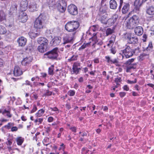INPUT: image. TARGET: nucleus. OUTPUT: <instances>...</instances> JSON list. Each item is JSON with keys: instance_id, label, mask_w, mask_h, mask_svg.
Here are the masks:
<instances>
[{"instance_id": "32", "label": "nucleus", "mask_w": 154, "mask_h": 154, "mask_svg": "<svg viewBox=\"0 0 154 154\" xmlns=\"http://www.w3.org/2000/svg\"><path fill=\"white\" fill-rule=\"evenodd\" d=\"M29 11L33 12L35 11H36L37 8L36 4L35 3L31 4L29 6Z\"/></svg>"}, {"instance_id": "45", "label": "nucleus", "mask_w": 154, "mask_h": 154, "mask_svg": "<svg viewBox=\"0 0 154 154\" xmlns=\"http://www.w3.org/2000/svg\"><path fill=\"white\" fill-rule=\"evenodd\" d=\"M29 35L31 38H35L36 37V35L35 33L33 32H29Z\"/></svg>"}, {"instance_id": "40", "label": "nucleus", "mask_w": 154, "mask_h": 154, "mask_svg": "<svg viewBox=\"0 0 154 154\" xmlns=\"http://www.w3.org/2000/svg\"><path fill=\"white\" fill-rule=\"evenodd\" d=\"M113 32V30L110 28L107 29L106 31V36H108L112 33Z\"/></svg>"}, {"instance_id": "22", "label": "nucleus", "mask_w": 154, "mask_h": 154, "mask_svg": "<svg viewBox=\"0 0 154 154\" xmlns=\"http://www.w3.org/2000/svg\"><path fill=\"white\" fill-rule=\"evenodd\" d=\"M110 8L111 9L115 10L116 9L117 4L115 0H110L109 2Z\"/></svg>"}, {"instance_id": "31", "label": "nucleus", "mask_w": 154, "mask_h": 154, "mask_svg": "<svg viewBox=\"0 0 154 154\" xmlns=\"http://www.w3.org/2000/svg\"><path fill=\"white\" fill-rule=\"evenodd\" d=\"M140 5H135L133 9V11L137 14H140Z\"/></svg>"}, {"instance_id": "28", "label": "nucleus", "mask_w": 154, "mask_h": 154, "mask_svg": "<svg viewBox=\"0 0 154 154\" xmlns=\"http://www.w3.org/2000/svg\"><path fill=\"white\" fill-rule=\"evenodd\" d=\"M47 46L41 45L38 47V50L41 53H44L46 51Z\"/></svg>"}, {"instance_id": "60", "label": "nucleus", "mask_w": 154, "mask_h": 154, "mask_svg": "<svg viewBox=\"0 0 154 154\" xmlns=\"http://www.w3.org/2000/svg\"><path fill=\"white\" fill-rule=\"evenodd\" d=\"M140 0H135L134 2V5H140L141 4L140 3Z\"/></svg>"}, {"instance_id": "6", "label": "nucleus", "mask_w": 154, "mask_h": 154, "mask_svg": "<svg viewBox=\"0 0 154 154\" xmlns=\"http://www.w3.org/2000/svg\"><path fill=\"white\" fill-rule=\"evenodd\" d=\"M44 20L41 15L37 18L34 23V27L37 29L42 28L44 25Z\"/></svg>"}, {"instance_id": "46", "label": "nucleus", "mask_w": 154, "mask_h": 154, "mask_svg": "<svg viewBox=\"0 0 154 154\" xmlns=\"http://www.w3.org/2000/svg\"><path fill=\"white\" fill-rule=\"evenodd\" d=\"M149 31L150 34L151 35H154V26L151 27Z\"/></svg>"}, {"instance_id": "37", "label": "nucleus", "mask_w": 154, "mask_h": 154, "mask_svg": "<svg viewBox=\"0 0 154 154\" xmlns=\"http://www.w3.org/2000/svg\"><path fill=\"white\" fill-rule=\"evenodd\" d=\"M6 32V29L5 27L0 26V34H4Z\"/></svg>"}, {"instance_id": "38", "label": "nucleus", "mask_w": 154, "mask_h": 154, "mask_svg": "<svg viewBox=\"0 0 154 154\" xmlns=\"http://www.w3.org/2000/svg\"><path fill=\"white\" fill-rule=\"evenodd\" d=\"M87 136V134L85 132H84L83 133H82L80 135L79 137H80V138L79 139V140L81 141H83L84 140H87L86 139H85L84 137H86Z\"/></svg>"}, {"instance_id": "56", "label": "nucleus", "mask_w": 154, "mask_h": 154, "mask_svg": "<svg viewBox=\"0 0 154 154\" xmlns=\"http://www.w3.org/2000/svg\"><path fill=\"white\" fill-rule=\"evenodd\" d=\"M49 138L48 137H45L43 141V143H48L49 142Z\"/></svg>"}, {"instance_id": "17", "label": "nucleus", "mask_w": 154, "mask_h": 154, "mask_svg": "<svg viewBox=\"0 0 154 154\" xmlns=\"http://www.w3.org/2000/svg\"><path fill=\"white\" fill-rule=\"evenodd\" d=\"M17 42L18 43L19 46H24L26 44L27 39L24 37L21 36L17 39Z\"/></svg>"}, {"instance_id": "13", "label": "nucleus", "mask_w": 154, "mask_h": 154, "mask_svg": "<svg viewBox=\"0 0 154 154\" xmlns=\"http://www.w3.org/2000/svg\"><path fill=\"white\" fill-rule=\"evenodd\" d=\"M61 38L55 37L50 42V44L53 46H55L59 45L61 42Z\"/></svg>"}, {"instance_id": "3", "label": "nucleus", "mask_w": 154, "mask_h": 154, "mask_svg": "<svg viewBox=\"0 0 154 154\" xmlns=\"http://www.w3.org/2000/svg\"><path fill=\"white\" fill-rule=\"evenodd\" d=\"M121 52L124 54L126 58H128L132 57L136 52H139V49L138 48L132 49L130 46L126 45L125 48L121 50Z\"/></svg>"}, {"instance_id": "59", "label": "nucleus", "mask_w": 154, "mask_h": 154, "mask_svg": "<svg viewBox=\"0 0 154 154\" xmlns=\"http://www.w3.org/2000/svg\"><path fill=\"white\" fill-rule=\"evenodd\" d=\"M87 88L89 90H91V89H92L93 88V87L91 86L90 85H88L86 86V89H87Z\"/></svg>"}, {"instance_id": "54", "label": "nucleus", "mask_w": 154, "mask_h": 154, "mask_svg": "<svg viewBox=\"0 0 154 154\" xmlns=\"http://www.w3.org/2000/svg\"><path fill=\"white\" fill-rule=\"evenodd\" d=\"M123 90L125 91H128L129 90V88L128 87L127 85H125L122 88Z\"/></svg>"}, {"instance_id": "11", "label": "nucleus", "mask_w": 154, "mask_h": 154, "mask_svg": "<svg viewBox=\"0 0 154 154\" xmlns=\"http://www.w3.org/2000/svg\"><path fill=\"white\" fill-rule=\"evenodd\" d=\"M74 36L72 35V36H70L68 35H66L63 38V44L70 43L72 44Z\"/></svg>"}, {"instance_id": "36", "label": "nucleus", "mask_w": 154, "mask_h": 154, "mask_svg": "<svg viewBox=\"0 0 154 154\" xmlns=\"http://www.w3.org/2000/svg\"><path fill=\"white\" fill-rule=\"evenodd\" d=\"M45 112V110L41 109L39 110L35 114V116L37 117L41 116Z\"/></svg>"}, {"instance_id": "14", "label": "nucleus", "mask_w": 154, "mask_h": 154, "mask_svg": "<svg viewBox=\"0 0 154 154\" xmlns=\"http://www.w3.org/2000/svg\"><path fill=\"white\" fill-rule=\"evenodd\" d=\"M38 42L41 45L47 46L48 41L47 39L45 37H41L39 38L37 40Z\"/></svg>"}, {"instance_id": "42", "label": "nucleus", "mask_w": 154, "mask_h": 154, "mask_svg": "<svg viewBox=\"0 0 154 154\" xmlns=\"http://www.w3.org/2000/svg\"><path fill=\"white\" fill-rule=\"evenodd\" d=\"M78 57V55H73L70 58L68 59V60L69 62L76 60Z\"/></svg>"}, {"instance_id": "57", "label": "nucleus", "mask_w": 154, "mask_h": 154, "mask_svg": "<svg viewBox=\"0 0 154 154\" xmlns=\"http://www.w3.org/2000/svg\"><path fill=\"white\" fill-rule=\"evenodd\" d=\"M143 38L142 39V40L144 42H145L147 38V35L146 34H144L143 35Z\"/></svg>"}, {"instance_id": "35", "label": "nucleus", "mask_w": 154, "mask_h": 154, "mask_svg": "<svg viewBox=\"0 0 154 154\" xmlns=\"http://www.w3.org/2000/svg\"><path fill=\"white\" fill-rule=\"evenodd\" d=\"M24 141V139L21 137H19L17 138L16 141L18 145L20 146Z\"/></svg>"}, {"instance_id": "9", "label": "nucleus", "mask_w": 154, "mask_h": 154, "mask_svg": "<svg viewBox=\"0 0 154 154\" xmlns=\"http://www.w3.org/2000/svg\"><path fill=\"white\" fill-rule=\"evenodd\" d=\"M81 63L79 62H76L74 63L72 65V69L73 73L76 74L79 73V71L81 69Z\"/></svg>"}, {"instance_id": "8", "label": "nucleus", "mask_w": 154, "mask_h": 154, "mask_svg": "<svg viewBox=\"0 0 154 154\" xmlns=\"http://www.w3.org/2000/svg\"><path fill=\"white\" fill-rule=\"evenodd\" d=\"M67 10L69 13L72 15H75L78 14V9L77 7L73 4H71L68 7Z\"/></svg>"}, {"instance_id": "47", "label": "nucleus", "mask_w": 154, "mask_h": 154, "mask_svg": "<svg viewBox=\"0 0 154 154\" xmlns=\"http://www.w3.org/2000/svg\"><path fill=\"white\" fill-rule=\"evenodd\" d=\"M121 81V79L120 77H118L115 79V82L117 84L118 83L120 82Z\"/></svg>"}, {"instance_id": "20", "label": "nucleus", "mask_w": 154, "mask_h": 154, "mask_svg": "<svg viewBox=\"0 0 154 154\" xmlns=\"http://www.w3.org/2000/svg\"><path fill=\"white\" fill-rule=\"evenodd\" d=\"M107 8V6L106 5H100L99 8V15L106 13Z\"/></svg>"}, {"instance_id": "4", "label": "nucleus", "mask_w": 154, "mask_h": 154, "mask_svg": "<svg viewBox=\"0 0 154 154\" xmlns=\"http://www.w3.org/2000/svg\"><path fill=\"white\" fill-rule=\"evenodd\" d=\"M58 48H55L52 50L49 51L44 54L45 57L51 60H56L58 56Z\"/></svg>"}, {"instance_id": "1", "label": "nucleus", "mask_w": 154, "mask_h": 154, "mask_svg": "<svg viewBox=\"0 0 154 154\" xmlns=\"http://www.w3.org/2000/svg\"><path fill=\"white\" fill-rule=\"evenodd\" d=\"M79 23L76 21H71L68 22L65 25V29L68 32H72V35L74 36L79 27Z\"/></svg>"}, {"instance_id": "7", "label": "nucleus", "mask_w": 154, "mask_h": 154, "mask_svg": "<svg viewBox=\"0 0 154 154\" xmlns=\"http://www.w3.org/2000/svg\"><path fill=\"white\" fill-rule=\"evenodd\" d=\"M56 5L57 9L60 12L63 13L65 11L67 4L65 1L60 0L57 2Z\"/></svg>"}, {"instance_id": "2", "label": "nucleus", "mask_w": 154, "mask_h": 154, "mask_svg": "<svg viewBox=\"0 0 154 154\" xmlns=\"http://www.w3.org/2000/svg\"><path fill=\"white\" fill-rule=\"evenodd\" d=\"M139 20L138 16L134 15L128 20L125 23L126 26L127 28L133 29L139 23Z\"/></svg>"}, {"instance_id": "43", "label": "nucleus", "mask_w": 154, "mask_h": 154, "mask_svg": "<svg viewBox=\"0 0 154 154\" xmlns=\"http://www.w3.org/2000/svg\"><path fill=\"white\" fill-rule=\"evenodd\" d=\"M54 66L53 65L51 66L48 68V74L50 75H53L54 74L53 72Z\"/></svg>"}, {"instance_id": "25", "label": "nucleus", "mask_w": 154, "mask_h": 154, "mask_svg": "<svg viewBox=\"0 0 154 154\" xmlns=\"http://www.w3.org/2000/svg\"><path fill=\"white\" fill-rule=\"evenodd\" d=\"M17 5L15 4L11 6L9 10V14L10 15H12L14 13H16L17 11Z\"/></svg>"}, {"instance_id": "49", "label": "nucleus", "mask_w": 154, "mask_h": 154, "mask_svg": "<svg viewBox=\"0 0 154 154\" xmlns=\"http://www.w3.org/2000/svg\"><path fill=\"white\" fill-rule=\"evenodd\" d=\"M152 47V44L151 42H149L148 46L146 48V50H149Z\"/></svg>"}, {"instance_id": "21", "label": "nucleus", "mask_w": 154, "mask_h": 154, "mask_svg": "<svg viewBox=\"0 0 154 154\" xmlns=\"http://www.w3.org/2000/svg\"><path fill=\"white\" fill-rule=\"evenodd\" d=\"M135 33L138 35H140L142 34L143 32V30L141 26H137L134 29Z\"/></svg>"}, {"instance_id": "24", "label": "nucleus", "mask_w": 154, "mask_h": 154, "mask_svg": "<svg viewBox=\"0 0 154 154\" xmlns=\"http://www.w3.org/2000/svg\"><path fill=\"white\" fill-rule=\"evenodd\" d=\"M146 13L149 15H154V6H150L147 7L146 9Z\"/></svg>"}, {"instance_id": "27", "label": "nucleus", "mask_w": 154, "mask_h": 154, "mask_svg": "<svg viewBox=\"0 0 154 154\" xmlns=\"http://www.w3.org/2000/svg\"><path fill=\"white\" fill-rule=\"evenodd\" d=\"M106 61L109 63L112 64L113 63H115L117 62V59H115L114 60H112L111 58L109 56H106L105 57Z\"/></svg>"}, {"instance_id": "48", "label": "nucleus", "mask_w": 154, "mask_h": 154, "mask_svg": "<svg viewBox=\"0 0 154 154\" xmlns=\"http://www.w3.org/2000/svg\"><path fill=\"white\" fill-rule=\"evenodd\" d=\"M60 147L59 148V150L62 149L63 151H64L65 148V146L63 143H62L60 145Z\"/></svg>"}, {"instance_id": "18", "label": "nucleus", "mask_w": 154, "mask_h": 154, "mask_svg": "<svg viewBox=\"0 0 154 154\" xmlns=\"http://www.w3.org/2000/svg\"><path fill=\"white\" fill-rule=\"evenodd\" d=\"M129 9L130 4L128 3H124L122 9V13L124 14L127 13L129 11Z\"/></svg>"}, {"instance_id": "10", "label": "nucleus", "mask_w": 154, "mask_h": 154, "mask_svg": "<svg viewBox=\"0 0 154 154\" xmlns=\"http://www.w3.org/2000/svg\"><path fill=\"white\" fill-rule=\"evenodd\" d=\"M28 6V1L27 0H22L20 3V10L22 11H25L27 9Z\"/></svg>"}, {"instance_id": "64", "label": "nucleus", "mask_w": 154, "mask_h": 154, "mask_svg": "<svg viewBox=\"0 0 154 154\" xmlns=\"http://www.w3.org/2000/svg\"><path fill=\"white\" fill-rule=\"evenodd\" d=\"M147 85L148 86L151 87L153 89H154V85L152 84L149 83L147 84Z\"/></svg>"}, {"instance_id": "34", "label": "nucleus", "mask_w": 154, "mask_h": 154, "mask_svg": "<svg viewBox=\"0 0 154 154\" xmlns=\"http://www.w3.org/2000/svg\"><path fill=\"white\" fill-rule=\"evenodd\" d=\"M93 35V36L90 39L94 42V43H93V46H94L98 42V40L97 39V38L96 36V34L95 33H94Z\"/></svg>"}, {"instance_id": "63", "label": "nucleus", "mask_w": 154, "mask_h": 154, "mask_svg": "<svg viewBox=\"0 0 154 154\" xmlns=\"http://www.w3.org/2000/svg\"><path fill=\"white\" fill-rule=\"evenodd\" d=\"M111 52L113 54H115L116 53V51L114 48H112L111 49Z\"/></svg>"}, {"instance_id": "50", "label": "nucleus", "mask_w": 154, "mask_h": 154, "mask_svg": "<svg viewBox=\"0 0 154 154\" xmlns=\"http://www.w3.org/2000/svg\"><path fill=\"white\" fill-rule=\"evenodd\" d=\"M37 110V108L35 105H33L32 109L31 110L30 113H32L35 112Z\"/></svg>"}, {"instance_id": "51", "label": "nucleus", "mask_w": 154, "mask_h": 154, "mask_svg": "<svg viewBox=\"0 0 154 154\" xmlns=\"http://www.w3.org/2000/svg\"><path fill=\"white\" fill-rule=\"evenodd\" d=\"M126 93L125 92H121L119 93V95L121 97H124L126 95Z\"/></svg>"}, {"instance_id": "26", "label": "nucleus", "mask_w": 154, "mask_h": 154, "mask_svg": "<svg viewBox=\"0 0 154 154\" xmlns=\"http://www.w3.org/2000/svg\"><path fill=\"white\" fill-rule=\"evenodd\" d=\"M137 64L134 63L126 67V71L127 72H131V69H134L136 68Z\"/></svg>"}, {"instance_id": "29", "label": "nucleus", "mask_w": 154, "mask_h": 154, "mask_svg": "<svg viewBox=\"0 0 154 154\" xmlns=\"http://www.w3.org/2000/svg\"><path fill=\"white\" fill-rule=\"evenodd\" d=\"M6 15L2 10L0 9V21L5 20Z\"/></svg>"}, {"instance_id": "12", "label": "nucleus", "mask_w": 154, "mask_h": 154, "mask_svg": "<svg viewBox=\"0 0 154 154\" xmlns=\"http://www.w3.org/2000/svg\"><path fill=\"white\" fill-rule=\"evenodd\" d=\"M118 18V16L115 14L108 19L107 21V24L109 26L112 25L116 22Z\"/></svg>"}, {"instance_id": "39", "label": "nucleus", "mask_w": 154, "mask_h": 154, "mask_svg": "<svg viewBox=\"0 0 154 154\" xmlns=\"http://www.w3.org/2000/svg\"><path fill=\"white\" fill-rule=\"evenodd\" d=\"M90 45V43L88 42L87 43H84L79 48V50L81 51L84 49L86 47H88Z\"/></svg>"}, {"instance_id": "44", "label": "nucleus", "mask_w": 154, "mask_h": 154, "mask_svg": "<svg viewBox=\"0 0 154 154\" xmlns=\"http://www.w3.org/2000/svg\"><path fill=\"white\" fill-rule=\"evenodd\" d=\"M75 92L74 90H70L68 92V94L69 95L72 96L75 95Z\"/></svg>"}, {"instance_id": "16", "label": "nucleus", "mask_w": 154, "mask_h": 154, "mask_svg": "<svg viewBox=\"0 0 154 154\" xmlns=\"http://www.w3.org/2000/svg\"><path fill=\"white\" fill-rule=\"evenodd\" d=\"M19 18L21 20L22 22H26L28 19V16L26 13L21 11L20 13L19 16Z\"/></svg>"}, {"instance_id": "52", "label": "nucleus", "mask_w": 154, "mask_h": 154, "mask_svg": "<svg viewBox=\"0 0 154 154\" xmlns=\"http://www.w3.org/2000/svg\"><path fill=\"white\" fill-rule=\"evenodd\" d=\"M65 107L67 109L69 110L71 108L70 104L69 103H67L65 105Z\"/></svg>"}, {"instance_id": "53", "label": "nucleus", "mask_w": 154, "mask_h": 154, "mask_svg": "<svg viewBox=\"0 0 154 154\" xmlns=\"http://www.w3.org/2000/svg\"><path fill=\"white\" fill-rule=\"evenodd\" d=\"M127 82L130 84H133L134 83H135L137 82V79H135L134 81H131L129 80H128L127 81Z\"/></svg>"}, {"instance_id": "30", "label": "nucleus", "mask_w": 154, "mask_h": 154, "mask_svg": "<svg viewBox=\"0 0 154 154\" xmlns=\"http://www.w3.org/2000/svg\"><path fill=\"white\" fill-rule=\"evenodd\" d=\"M13 125V124L9 123L7 125V127L8 129L11 128V131L12 132L17 131L18 130L17 127L16 126L11 127Z\"/></svg>"}, {"instance_id": "23", "label": "nucleus", "mask_w": 154, "mask_h": 154, "mask_svg": "<svg viewBox=\"0 0 154 154\" xmlns=\"http://www.w3.org/2000/svg\"><path fill=\"white\" fill-rule=\"evenodd\" d=\"M100 15L101 16L100 19V22L102 23L106 24H107V21L106 18L108 16L107 14V13H105Z\"/></svg>"}, {"instance_id": "61", "label": "nucleus", "mask_w": 154, "mask_h": 154, "mask_svg": "<svg viewBox=\"0 0 154 154\" xmlns=\"http://www.w3.org/2000/svg\"><path fill=\"white\" fill-rule=\"evenodd\" d=\"M134 88L135 89H136L138 91L140 90V88L139 87V85H135L134 86Z\"/></svg>"}, {"instance_id": "19", "label": "nucleus", "mask_w": 154, "mask_h": 154, "mask_svg": "<svg viewBox=\"0 0 154 154\" xmlns=\"http://www.w3.org/2000/svg\"><path fill=\"white\" fill-rule=\"evenodd\" d=\"M22 74L23 72L20 67L18 66H15L14 71V75L15 76H18Z\"/></svg>"}, {"instance_id": "62", "label": "nucleus", "mask_w": 154, "mask_h": 154, "mask_svg": "<svg viewBox=\"0 0 154 154\" xmlns=\"http://www.w3.org/2000/svg\"><path fill=\"white\" fill-rule=\"evenodd\" d=\"M70 129L73 132H76V128L75 127H73L71 128Z\"/></svg>"}, {"instance_id": "5", "label": "nucleus", "mask_w": 154, "mask_h": 154, "mask_svg": "<svg viewBox=\"0 0 154 154\" xmlns=\"http://www.w3.org/2000/svg\"><path fill=\"white\" fill-rule=\"evenodd\" d=\"M125 38L126 39L128 43L135 44L138 42V38L137 37L134 36L131 33H126L124 34Z\"/></svg>"}, {"instance_id": "58", "label": "nucleus", "mask_w": 154, "mask_h": 154, "mask_svg": "<svg viewBox=\"0 0 154 154\" xmlns=\"http://www.w3.org/2000/svg\"><path fill=\"white\" fill-rule=\"evenodd\" d=\"M6 143L7 145L11 146L12 144V142L10 140H8Z\"/></svg>"}, {"instance_id": "55", "label": "nucleus", "mask_w": 154, "mask_h": 154, "mask_svg": "<svg viewBox=\"0 0 154 154\" xmlns=\"http://www.w3.org/2000/svg\"><path fill=\"white\" fill-rule=\"evenodd\" d=\"M54 118L52 117H49L48 118V122H50L53 121Z\"/></svg>"}, {"instance_id": "41", "label": "nucleus", "mask_w": 154, "mask_h": 154, "mask_svg": "<svg viewBox=\"0 0 154 154\" xmlns=\"http://www.w3.org/2000/svg\"><path fill=\"white\" fill-rule=\"evenodd\" d=\"M134 58H132L129 59L125 62V64L126 65H130L132 64L131 63L134 61Z\"/></svg>"}, {"instance_id": "15", "label": "nucleus", "mask_w": 154, "mask_h": 154, "mask_svg": "<svg viewBox=\"0 0 154 154\" xmlns=\"http://www.w3.org/2000/svg\"><path fill=\"white\" fill-rule=\"evenodd\" d=\"M32 60L33 58L31 57H26L22 60L21 63L23 65H28L32 62Z\"/></svg>"}, {"instance_id": "33", "label": "nucleus", "mask_w": 154, "mask_h": 154, "mask_svg": "<svg viewBox=\"0 0 154 154\" xmlns=\"http://www.w3.org/2000/svg\"><path fill=\"white\" fill-rule=\"evenodd\" d=\"M0 113H2L4 115L7 116L9 118H11L12 116V115L10 114V112L6 109H4L2 112L0 110Z\"/></svg>"}]
</instances>
